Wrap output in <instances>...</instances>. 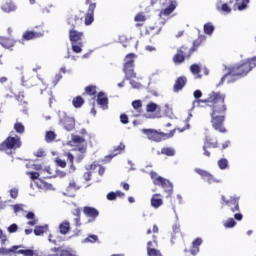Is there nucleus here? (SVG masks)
I'll use <instances>...</instances> for the list:
<instances>
[{
    "label": "nucleus",
    "instance_id": "nucleus-31",
    "mask_svg": "<svg viewBox=\"0 0 256 256\" xmlns=\"http://www.w3.org/2000/svg\"><path fill=\"white\" fill-rule=\"evenodd\" d=\"M161 154L167 157H175V149L171 147H165L161 149Z\"/></svg>",
    "mask_w": 256,
    "mask_h": 256
},
{
    "label": "nucleus",
    "instance_id": "nucleus-13",
    "mask_svg": "<svg viewBox=\"0 0 256 256\" xmlns=\"http://www.w3.org/2000/svg\"><path fill=\"white\" fill-rule=\"evenodd\" d=\"M239 197L231 196L228 201H226L227 207H230V211L232 213H237V211H240L239 209Z\"/></svg>",
    "mask_w": 256,
    "mask_h": 256
},
{
    "label": "nucleus",
    "instance_id": "nucleus-11",
    "mask_svg": "<svg viewBox=\"0 0 256 256\" xmlns=\"http://www.w3.org/2000/svg\"><path fill=\"white\" fill-rule=\"evenodd\" d=\"M97 7L96 3H90L88 7V11L85 17V25H91L94 21L95 9Z\"/></svg>",
    "mask_w": 256,
    "mask_h": 256
},
{
    "label": "nucleus",
    "instance_id": "nucleus-28",
    "mask_svg": "<svg viewBox=\"0 0 256 256\" xmlns=\"http://www.w3.org/2000/svg\"><path fill=\"white\" fill-rule=\"evenodd\" d=\"M216 10L222 13H226V15H229V13H231V7H229V4L227 3H224L221 6V4L218 2L216 4Z\"/></svg>",
    "mask_w": 256,
    "mask_h": 256
},
{
    "label": "nucleus",
    "instance_id": "nucleus-49",
    "mask_svg": "<svg viewBox=\"0 0 256 256\" xmlns=\"http://www.w3.org/2000/svg\"><path fill=\"white\" fill-rule=\"evenodd\" d=\"M18 230L19 226L16 223L11 224L7 229L8 233H17Z\"/></svg>",
    "mask_w": 256,
    "mask_h": 256
},
{
    "label": "nucleus",
    "instance_id": "nucleus-1",
    "mask_svg": "<svg viewBox=\"0 0 256 256\" xmlns=\"http://www.w3.org/2000/svg\"><path fill=\"white\" fill-rule=\"evenodd\" d=\"M197 103H212V113H211V123L215 131L219 133H227V129L223 127L225 123V113H227V105H225V94L221 92H212L209 94L207 99L194 100L192 109H195V104Z\"/></svg>",
    "mask_w": 256,
    "mask_h": 256
},
{
    "label": "nucleus",
    "instance_id": "nucleus-2",
    "mask_svg": "<svg viewBox=\"0 0 256 256\" xmlns=\"http://www.w3.org/2000/svg\"><path fill=\"white\" fill-rule=\"evenodd\" d=\"M175 129L171 130L169 133L159 132L155 129H142L143 135H146L149 141H154V143H161L162 140L171 139L175 135Z\"/></svg>",
    "mask_w": 256,
    "mask_h": 256
},
{
    "label": "nucleus",
    "instance_id": "nucleus-64",
    "mask_svg": "<svg viewBox=\"0 0 256 256\" xmlns=\"http://www.w3.org/2000/svg\"><path fill=\"white\" fill-rule=\"evenodd\" d=\"M35 157H45V150L40 148L37 152L34 153Z\"/></svg>",
    "mask_w": 256,
    "mask_h": 256
},
{
    "label": "nucleus",
    "instance_id": "nucleus-21",
    "mask_svg": "<svg viewBox=\"0 0 256 256\" xmlns=\"http://www.w3.org/2000/svg\"><path fill=\"white\" fill-rule=\"evenodd\" d=\"M161 197V194H154L151 198V206L154 209H159V207H161V205H163V199L158 198Z\"/></svg>",
    "mask_w": 256,
    "mask_h": 256
},
{
    "label": "nucleus",
    "instance_id": "nucleus-45",
    "mask_svg": "<svg viewBox=\"0 0 256 256\" xmlns=\"http://www.w3.org/2000/svg\"><path fill=\"white\" fill-rule=\"evenodd\" d=\"M129 41H130V39L127 38V36H125V35L119 36V43H121L125 49H126V47H128L127 43H129Z\"/></svg>",
    "mask_w": 256,
    "mask_h": 256
},
{
    "label": "nucleus",
    "instance_id": "nucleus-61",
    "mask_svg": "<svg viewBox=\"0 0 256 256\" xmlns=\"http://www.w3.org/2000/svg\"><path fill=\"white\" fill-rule=\"evenodd\" d=\"M106 197L108 201H115V199H117L115 192H109Z\"/></svg>",
    "mask_w": 256,
    "mask_h": 256
},
{
    "label": "nucleus",
    "instance_id": "nucleus-36",
    "mask_svg": "<svg viewBox=\"0 0 256 256\" xmlns=\"http://www.w3.org/2000/svg\"><path fill=\"white\" fill-rule=\"evenodd\" d=\"M14 129H15L16 133H19L20 135H23V133H25V126L21 122L15 123Z\"/></svg>",
    "mask_w": 256,
    "mask_h": 256
},
{
    "label": "nucleus",
    "instance_id": "nucleus-24",
    "mask_svg": "<svg viewBox=\"0 0 256 256\" xmlns=\"http://www.w3.org/2000/svg\"><path fill=\"white\" fill-rule=\"evenodd\" d=\"M59 231L61 235H67L71 231V224L69 221H64L59 225Z\"/></svg>",
    "mask_w": 256,
    "mask_h": 256
},
{
    "label": "nucleus",
    "instance_id": "nucleus-63",
    "mask_svg": "<svg viewBox=\"0 0 256 256\" xmlns=\"http://www.w3.org/2000/svg\"><path fill=\"white\" fill-rule=\"evenodd\" d=\"M247 7L246 1H242V3L238 4V11H245V8Z\"/></svg>",
    "mask_w": 256,
    "mask_h": 256
},
{
    "label": "nucleus",
    "instance_id": "nucleus-40",
    "mask_svg": "<svg viewBox=\"0 0 256 256\" xmlns=\"http://www.w3.org/2000/svg\"><path fill=\"white\" fill-rule=\"evenodd\" d=\"M55 137H57V134H55L53 131H47L45 140L47 143H51V141H55Z\"/></svg>",
    "mask_w": 256,
    "mask_h": 256
},
{
    "label": "nucleus",
    "instance_id": "nucleus-58",
    "mask_svg": "<svg viewBox=\"0 0 256 256\" xmlns=\"http://www.w3.org/2000/svg\"><path fill=\"white\" fill-rule=\"evenodd\" d=\"M130 85L133 89H141V83H139L135 80L130 79Z\"/></svg>",
    "mask_w": 256,
    "mask_h": 256
},
{
    "label": "nucleus",
    "instance_id": "nucleus-30",
    "mask_svg": "<svg viewBox=\"0 0 256 256\" xmlns=\"http://www.w3.org/2000/svg\"><path fill=\"white\" fill-rule=\"evenodd\" d=\"M202 179L204 181H207V183H210V184L212 182H214V183H221V180H217V179L213 178V175L211 173H209V172H206L204 174V176L202 177Z\"/></svg>",
    "mask_w": 256,
    "mask_h": 256
},
{
    "label": "nucleus",
    "instance_id": "nucleus-60",
    "mask_svg": "<svg viewBox=\"0 0 256 256\" xmlns=\"http://www.w3.org/2000/svg\"><path fill=\"white\" fill-rule=\"evenodd\" d=\"M194 98L199 101V99H201V97H203V92H201V90H195L194 93Z\"/></svg>",
    "mask_w": 256,
    "mask_h": 256
},
{
    "label": "nucleus",
    "instance_id": "nucleus-41",
    "mask_svg": "<svg viewBox=\"0 0 256 256\" xmlns=\"http://www.w3.org/2000/svg\"><path fill=\"white\" fill-rule=\"evenodd\" d=\"M164 113L166 117H169V119H173V117H175V114H173V108L169 107V104H165Z\"/></svg>",
    "mask_w": 256,
    "mask_h": 256
},
{
    "label": "nucleus",
    "instance_id": "nucleus-27",
    "mask_svg": "<svg viewBox=\"0 0 256 256\" xmlns=\"http://www.w3.org/2000/svg\"><path fill=\"white\" fill-rule=\"evenodd\" d=\"M84 104H85V99H83V97H81V96H76L72 100V105H73V107H75V109H81Z\"/></svg>",
    "mask_w": 256,
    "mask_h": 256
},
{
    "label": "nucleus",
    "instance_id": "nucleus-62",
    "mask_svg": "<svg viewBox=\"0 0 256 256\" xmlns=\"http://www.w3.org/2000/svg\"><path fill=\"white\" fill-rule=\"evenodd\" d=\"M134 21H136V22L145 21V15H143L141 13L137 14L134 18Z\"/></svg>",
    "mask_w": 256,
    "mask_h": 256
},
{
    "label": "nucleus",
    "instance_id": "nucleus-22",
    "mask_svg": "<svg viewBox=\"0 0 256 256\" xmlns=\"http://www.w3.org/2000/svg\"><path fill=\"white\" fill-rule=\"evenodd\" d=\"M4 13H13V11H17V5L12 1L6 2L4 6L1 7Z\"/></svg>",
    "mask_w": 256,
    "mask_h": 256
},
{
    "label": "nucleus",
    "instance_id": "nucleus-52",
    "mask_svg": "<svg viewBox=\"0 0 256 256\" xmlns=\"http://www.w3.org/2000/svg\"><path fill=\"white\" fill-rule=\"evenodd\" d=\"M120 123H122V125H127V123H129V116H127V114H121Z\"/></svg>",
    "mask_w": 256,
    "mask_h": 256
},
{
    "label": "nucleus",
    "instance_id": "nucleus-16",
    "mask_svg": "<svg viewBox=\"0 0 256 256\" xmlns=\"http://www.w3.org/2000/svg\"><path fill=\"white\" fill-rule=\"evenodd\" d=\"M15 43H17V41L12 38L0 36V45L4 47V49H11L15 47Z\"/></svg>",
    "mask_w": 256,
    "mask_h": 256
},
{
    "label": "nucleus",
    "instance_id": "nucleus-6",
    "mask_svg": "<svg viewBox=\"0 0 256 256\" xmlns=\"http://www.w3.org/2000/svg\"><path fill=\"white\" fill-rule=\"evenodd\" d=\"M185 51H187V47L185 46H182L177 50V53L173 57V62L176 65H181V63H184L185 58L189 59V57H191V55H193V53L195 52V48H190L187 54L185 53Z\"/></svg>",
    "mask_w": 256,
    "mask_h": 256
},
{
    "label": "nucleus",
    "instance_id": "nucleus-5",
    "mask_svg": "<svg viewBox=\"0 0 256 256\" xmlns=\"http://www.w3.org/2000/svg\"><path fill=\"white\" fill-rule=\"evenodd\" d=\"M228 80L227 83H235V81H239V79H242V77H247V72L242 68L241 65L237 67L229 68L228 71Z\"/></svg>",
    "mask_w": 256,
    "mask_h": 256
},
{
    "label": "nucleus",
    "instance_id": "nucleus-44",
    "mask_svg": "<svg viewBox=\"0 0 256 256\" xmlns=\"http://www.w3.org/2000/svg\"><path fill=\"white\" fill-rule=\"evenodd\" d=\"M71 45L73 53H81V51H83V42H79L78 45L75 43H72Z\"/></svg>",
    "mask_w": 256,
    "mask_h": 256
},
{
    "label": "nucleus",
    "instance_id": "nucleus-25",
    "mask_svg": "<svg viewBox=\"0 0 256 256\" xmlns=\"http://www.w3.org/2000/svg\"><path fill=\"white\" fill-rule=\"evenodd\" d=\"M47 231H49V225L47 224H45L44 226H36L34 229V235H36V237H39L44 233H47Z\"/></svg>",
    "mask_w": 256,
    "mask_h": 256
},
{
    "label": "nucleus",
    "instance_id": "nucleus-9",
    "mask_svg": "<svg viewBox=\"0 0 256 256\" xmlns=\"http://www.w3.org/2000/svg\"><path fill=\"white\" fill-rule=\"evenodd\" d=\"M123 71L125 73L124 81H131V79L137 77V74L135 73V65L125 63Z\"/></svg>",
    "mask_w": 256,
    "mask_h": 256
},
{
    "label": "nucleus",
    "instance_id": "nucleus-33",
    "mask_svg": "<svg viewBox=\"0 0 256 256\" xmlns=\"http://www.w3.org/2000/svg\"><path fill=\"white\" fill-rule=\"evenodd\" d=\"M57 177L63 179L64 177H67V172L56 169L55 174L48 177V179H57Z\"/></svg>",
    "mask_w": 256,
    "mask_h": 256
},
{
    "label": "nucleus",
    "instance_id": "nucleus-4",
    "mask_svg": "<svg viewBox=\"0 0 256 256\" xmlns=\"http://www.w3.org/2000/svg\"><path fill=\"white\" fill-rule=\"evenodd\" d=\"M21 138L19 136H9L0 144V151H5V149H21Z\"/></svg>",
    "mask_w": 256,
    "mask_h": 256
},
{
    "label": "nucleus",
    "instance_id": "nucleus-7",
    "mask_svg": "<svg viewBox=\"0 0 256 256\" xmlns=\"http://www.w3.org/2000/svg\"><path fill=\"white\" fill-rule=\"evenodd\" d=\"M153 183L158 187L164 189L165 193L168 194L166 196L167 199H169V197L173 195V183L168 179L158 176L157 178L154 179Z\"/></svg>",
    "mask_w": 256,
    "mask_h": 256
},
{
    "label": "nucleus",
    "instance_id": "nucleus-20",
    "mask_svg": "<svg viewBox=\"0 0 256 256\" xmlns=\"http://www.w3.org/2000/svg\"><path fill=\"white\" fill-rule=\"evenodd\" d=\"M22 37L24 41H31L33 39H39V37H43V34L35 31H26Z\"/></svg>",
    "mask_w": 256,
    "mask_h": 256
},
{
    "label": "nucleus",
    "instance_id": "nucleus-50",
    "mask_svg": "<svg viewBox=\"0 0 256 256\" xmlns=\"http://www.w3.org/2000/svg\"><path fill=\"white\" fill-rule=\"evenodd\" d=\"M95 86H87L85 88V92L88 94V95H95L97 93V91H95Z\"/></svg>",
    "mask_w": 256,
    "mask_h": 256
},
{
    "label": "nucleus",
    "instance_id": "nucleus-12",
    "mask_svg": "<svg viewBox=\"0 0 256 256\" xmlns=\"http://www.w3.org/2000/svg\"><path fill=\"white\" fill-rule=\"evenodd\" d=\"M97 103L103 109V111H107L109 109V98L105 96V92L100 91L97 95Z\"/></svg>",
    "mask_w": 256,
    "mask_h": 256
},
{
    "label": "nucleus",
    "instance_id": "nucleus-35",
    "mask_svg": "<svg viewBox=\"0 0 256 256\" xmlns=\"http://www.w3.org/2000/svg\"><path fill=\"white\" fill-rule=\"evenodd\" d=\"M218 167L222 171L227 169L229 167V160H227L226 158H221L220 160H218Z\"/></svg>",
    "mask_w": 256,
    "mask_h": 256
},
{
    "label": "nucleus",
    "instance_id": "nucleus-43",
    "mask_svg": "<svg viewBox=\"0 0 256 256\" xmlns=\"http://www.w3.org/2000/svg\"><path fill=\"white\" fill-rule=\"evenodd\" d=\"M204 145H206V147L208 149H211V148L212 149H217V147H218L217 141L211 142V139H208V138L205 139Z\"/></svg>",
    "mask_w": 256,
    "mask_h": 256
},
{
    "label": "nucleus",
    "instance_id": "nucleus-47",
    "mask_svg": "<svg viewBox=\"0 0 256 256\" xmlns=\"http://www.w3.org/2000/svg\"><path fill=\"white\" fill-rule=\"evenodd\" d=\"M55 163L58 167H61L62 169H65V167H67V162H65V160H62L61 158H56Z\"/></svg>",
    "mask_w": 256,
    "mask_h": 256
},
{
    "label": "nucleus",
    "instance_id": "nucleus-19",
    "mask_svg": "<svg viewBox=\"0 0 256 256\" xmlns=\"http://www.w3.org/2000/svg\"><path fill=\"white\" fill-rule=\"evenodd\" d=\"M175 9H177V1H172L169 6L160 12L159 16L162 17V15H165L167 17L171 15Z\"/></svg>",
    "mask_w": 256,
    "mask_h": 256
},
{
    "label": "nucleus",
    "instance_id": "nucleus-53",
    "mask_svg": "<svg viewBox=\"0 0 256 256\" xmlns=\"http://www.w3.org/2000/svg\"><path fill=\"white\" fill-rule=\"evenodd\" d=\"M10 197L12 199H17V197H19V189L14 188L10 190Z\"/></svg>",
    "mask_w": 256,
    "mask_h": 256
},
{
    "label": "nucleus",
    "instance_id": "nucleus-39",
    "mask_svg": "<svg viewBox=\"0 0 256 256\" xmlns=\"http://www.w3.org/2000/svg\"><path fill=\"white\" fill-rule=\"evenodd\" d=\"M190 71L192 75H199L201 73V66H199V64H192L190 66Z\"/></svg>",
    "mask_w": 256,
    "mask_h": 256
},
{
    "label": "nucleus",
    "instance_id": "nucleus-8",
    "mask_svg": "<svg viewBox=\"0 0 256 256\" xmlns=\"http://www.w3.org/2000/svg\"><path fill=\"white\" fill-rule=\"evenodd\" d=\"M66 23L68 25L69 31L77 29L83 25V18L79 17L77 14H68L66 18Z\"/></svg>",
    "mask_w": 256,
    "mask_h": 256
},
{
    "label": "nucleus",
    "instance_id": "nucleus-15",
    "mask_svg": "<svg viewBox=\"0 0 256 256\" xmlns=\"http://www.w3.org/2000/svg\"><path fill=\"white\" fill-rule=\"evenodd\" d=\"M242 69L246 72V74L249 73V71H252L254 67H256V56L252 58H248L246 60V63L241 64Z\"/></svg>",
    "mask_w": 256,
    "mask_h": 256
},
{
    "label": "nucleus",
    "instance_id": "nucleus-42",
    "mask_svg": "<svg viewBox=\"0 0 256 256\" xmlns=\"http://www.w3.org/2000/svg\"><path fill=\"white\" fill-rule=\"evenodd\" d=\"M157 107L158 105L155 102H150L146 106V111L147 113H155V111H157Z\"/></svg>",
    "mask_w": 256,
    "mask_h": 256
},
{
    "label": "nucleus",
    "instance_id": "nucleus-32",
    "mask_svg": "<svg viewBox=\"0 0 256 256\" xmlns=\"http://www.w3.org/2000/svg\"><path fill=\"white\" fill-rule=\"evenodd\" d=\"M71 137H72V141H69V142L67 143V145H73V144H72L73 142H74V143H85V138H83V137H81V136H79V135H74V134H72Z\"/></svg>",
    "mask_w": 256,
    "mask_h": 256
},
{
    "label": "nucleus",
    "instance_id": "nucleus-10",
    "mask_svg": "<svg viewBox=\"0 0 256 256\" xmlns=\"http://www.w3.org/2000/svg\"><path fill=\"white\" fill-rule=\"evenodd\" d=\"M83 213L86 217H89L88 223H93L97 217H99V210L91 206H85L83 208Z\"/></svg>",
    "mask_w": 256,
    "mask_h": 256
},
{
    "label": "nucleus",
    "instance_id": "nucleus-59",
    "mask_svg": "<svg viewBox=\"0 0 256 256\" xmlns=\"http://www.w3.org/2000/svg\"><path fill=\"white\" fill-rule=\"evenodd\" d=\"M14 213H19V211H23V204H15L12 206Z\"/></svg>",
    "mask_w": 256,
    "mask_h": 256
},
{
    "label": "nucleus",
    "instance_id": "nucleus-14",
    "mask_svg": "<svg viewBox=\"0 0 256 256\" xmlns=\"http://www.w3.org/2000/svg\"><path fill=\"white\" fill-rule=\"evenodd\" d=\"M185 85H187V77H178L173 86L174 93H179V91H183V87H185Z\"/></svg>",
    "mask_w": 256,
    "mask_h": 256
},
{
    "label": "nucleus",
    "instance_id": "nucleus-55",
    "mask_svg": "<svg viewBox=\"0 0 256 256\" xmlns=\"http://www.w3.org/2000/svg\"><path fill=\"white\" fill-rule=\"evenodd\" d=\"M142 102H141V100H134L133 102H132V107H133V109H141V107H142Z\"/></svg>",
    "mask_w": 256,
    "mask_h": 256
},
{
    "label": "nucleus",
    "instance_id": "nucleus-23",
    "mask_svg": "<svg viewBox=\"0 0 256 256\" xmlns=\"http://www.w3.org/2000/svg\"><path fill=\"white\" fill-rule=\"evenodd\" d=\"M38 189H45L46 191H53V184L47 183L43 181L42 179H39V181L36 183Z\"/></svg>",
    "mask_w": 256,
    "mask_h": 256
},
{
    "label": "nucleus",
    "instance_id": "nucleus-57",
    "mask_svg": "<svg viewBox=\"0 0 256 256\" xmlns=\"http://www.w3.org/2000/svg\"><path fill=\"white\" fill-rule=\"evenodd\" d=\"M27 175H30V179L32 181H36V179H39V172H27Z\"/></svg>",
    "mask_w": 256,
    "mask_h": 256
},
{
    "label": "nucleus",
    "instance_id": "nucleus-34",
    "mask_svg": "<svg viewBox=\"0 0 256 256\" xmlns=\"http://www.w3.org/2000/svg\"><path fill=\"white\" fill-rule=\"evenodd\" d=\"M15 253H17L18 255H24V256L35 255V251H33L32 249L15 250Z\"/></svg>",
    "mask_w": 256,
    "mask_h": 256
},
{
    "label": "nucleus",
    "instance_id": "nucleus-56",
    "mask_svg": "<svg viewBox=\"0 0 256 256\" xmlns=\"http://www.w3.org/2000/svg\"><path fill=\"white\" fill-rule=\"evenodd\" d=\"M203 244V239L201 238H196L193 242H192V247H201V245Z\"/></svg>",
    "mask_w": 256,
    "mask_h": 256
},
{
    "label": "nucleus",
    "instance_id": "nucleus-46",
    "mask_svg": "<svg viewBox=\"0 0 256 256\" xmlns=\"http://www.w3.org/2000/svg\"><path fill=\"white\" fill-rule=\"evenodd\" d=\"M133 57H135L134 53H130V54L126 55L125 63H129L130 65H135V60H133Z\"/></svg>",
    "mask_w": 256,
    "mask_h": 256
},
{
    "label": "nucleus",
    "instance_id": "nucleus-29",
    "mask_svg": "<svg viewBox=\"0 0 256 256\" xmlns=\"http://www.w3.org/2000/svg\"><path fill=\"white\" fill-rule=\"evenodd\" d=\"M214 32H215V26L213 25V23L208 22V23L204 24L205 35H211Z\"/></svg>",
    "mask_w": 256,
    "mask_h": 256
},
{
    "label": "nucleus",
    "instance_id": "nucleus-51",
    "mask_svg": "<svg viewBox=\"0 0 256 256\" xmlns=\"http://www.w3.org/2000/svg\"><path fill=\"white\" fill-rule=\"evenodd\" d=\"M70 189H74V191H79L81 187L77 186L75 182H70L68 187L66 188V191H69Z\"/></svg>",
    "mask_w": 256,
    "mask_h": 256
},
{
    "label": "nucleus",
    "instance_id": "nucleus-37",
    "mask_svg": "<svg viewBox=\"0 0 256 256\" xmlns=\"http://www.w3.org/2000/svg\"><path fill=\"white\" fill-rule=\"evenodd\" d=\"M99 241V236L95 234H90L84 239V243H97Z\"/></svg>",
    "mask_w": 256,
    "mask_h": 256
},
{
    "label": "nucleus",
    "instance_id": "nucleus-26",
    "mask_svg": "<svg viewBox=\"0 0 256 256\" xmlns=\"http://www.w3.org/2000/svg\"><path fill=\"white\" fill-rule=\"evenodd\" d=\"M23 247V245H14L12 246L10 249L7 248H0V255H9V253H15V251H17V249H21Z\"/></svg>",
    "mask_w": 256,
    "mask_h": 256
},
{
    "label": "nucleus",
    "instance_id": "nucleus-38",
    "mask_svg": "<svg viewBox=\"0 0 256 256\" xmlns=\"http://www.w3.org/2000/svg\"><path fill=\"white\" fill-rule=\"evenodd\" d=\"M237 225V222L233 218H228L227 221L224 223V227L226 229H233Z\"/></svg>",
    "mask_w": 256,
    "mask_h": 256
},
{
    "label": "nucleus",
    "instance_id": "nucleus-17",
    "mask_svg": "<svg viewBox=\"0 0 256 256\" xmlns=\"http://www.w3.org/2000/svg\"><path fill=\"white\" fill-rule=\"evenodd\" d=\"M69 39L71 44L78 43L83 39V32H79L77 30H69Z\"/></svg>",
    "mask_w": 256,
    "mask_h": 256
},
{
    "label": "nucleus",
    "instance_id": "nucleus-54",
    "mask_svg": "<svg viewBox=\"0 0 256 256\" xmlns=\"http://www.w3.org/2000/svg\"><path fill=\"white\" fill-rule=\"evenodd\" d=\"M76 151H79L81 155H85V153H87V146L86 145L77 146Z\"/></svg>",
    "mask_w": 256,
    "mask_h": 256
},
{
    "label": "nucleus",
    "instance_id": "nucleus-3",
    "mask_svg": "<svg viewBox=\"0 0 256 256\" xmlns=\"http://www.w3.org/2000/svg\"><path fill=\"white\" fill-rule=\"evenodd\" d=\"M59 124L62 125L65 131L71 133V131H75V118L67 115V112H59Z\"/></svg>",
    "mask_w": 256,
    "mask_h": 256
},
{
    "label": "nucleus",
    "instance_id": "nucleus-18",
    "mask_svg": "<svg viewBox=\"0 0 256 256\" xmlns=\"http://www.w3.org/2000/svg\"><path fill=\"white\" fill-rule=\"evenodd\" d=\"M124 149H125V144L120 143L119 146L114 148V150L111 154L105 156L104 161H111V159H113V157H117V155H119V153H121V151H124Z\"/></svg>",
    "mask_w": 256,
    "mask_h": 256
},
{
    "label": "nucleus",
    "instance_id": "nucleus-48",
    "mask_svg": "<svg viewBox=\"0 0 256 256\" xmlns=\"http://www.w3.org/2000/svg\"><path fill=\"white\" fill-rule=\"evenodd\" d=\"M147 254H148V256H162L161 251H159L157 249H150V248H148Z\"/></svg>",
    "mask_w": 256,
    "mask_h": 256
}]
</instances>
